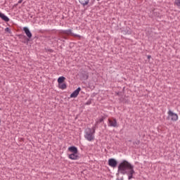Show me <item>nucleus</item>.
<instances>
[{
    "label": "nucleus",
    "instance_id": "14",
    "mask_svg": "<svg viewBox=\"0 0 180 180\" xmlns=\"http://www.w3.org/2000/svg\"><path fill=\"white\" fill-rule=\"evenodd\" d=\"M64 81H65V77H60L58 79V84H63V82H64Z\"/></svg>",
    "mask_w": 180,
    "mask_h": 180
},
{
    "label": "nucleus",
    "instance_id": "1",
    "mask_svg": "<svg viewBox=\"0 0 180 180\" xmlns=\"http://www.w3.org/2000/svg\"><path fill=\"white\" fill-rule=\"evenodd\" d=\"M118 171L122 175H127L128 179H133V174L134 172V166L131 165L130 162L127 160H123L118 166Z\"/></svg>",
    "mask_w": 180,
    "mask_h": 180
},
{
    "label": "nucleus",
    "instance_id": "24",
    "mask_svg": "<svg viewBox=\"0 0 180 180\" xmlns=\"http://www.w3.org/2000/svg\"><path fill=\"white\" fill-rule=\"evenodd\" d=\"M59 40H60L61 41H65L64 40H62L61 39H59Z\"/></svg>",
    "mask_w": 180,
    "mask_h": 180
},
{
    "label": "nucleus",
    "instance_id": "6",
    "mask_svg": "<svg viewBox=\"0 0 180 180\" xmlns=\"http://www.w3.org/2000/svg\"><path fill=\"white\" fill-rule=\"evenodd\" d=\"M108 165L112 168H116L117 167V161L114 158H110L108 160Z\"/></svg>",
    "mask_w": 180,
    "mask_h": 180
},
{
    "label": "nucleus",
    "instance_id": "19",
    "mask_svg": "<svg viewBox=\"0 0 180 180\" xmlns=\"http://www.w3.org/2000/svg\"><path fill=\"white\" fill-rule=\"evenodd\" d=\"M5 32H7L8 33H9L11 34V33H12V31L10 30L9 27H6L5 29Z\"/></svg>",
    "mask_w": 180,
    "mask_h": 180
},
{
    "label": "nucleus",
    "instance_id": "9",
    "mask_svg": "<svg viewBox=\"0 0 180 180\" xmlns=\"http://www.w3.org/2000/svg\"><path fill=\"white\" fill-rule=\"evenodd\" d=\"M68 158L74 160H79V155H78V153H72L68 155Z\"/></svg>",
    "mask_w": 180,
    "mask_h": 180
},
{
    "label": "nucleus",
    "instance_id": "20",
    "mask_svg": "<svg viewBox=\"0 0 180 180\" xmlns=\"http://www.w3.org/2000/svg\"><path fill=\"white\" fill-rule=\"evenodd\" d=\"M91 103H92V101L89 100L86 103H85V105H91Z\"/></svg>",
    "mask_w": 180,
    "mask_h": 180
},
{
    "label": "nucleus",
    "instance_id": "7",
    "mask_svg": "<svg viewBox=\"0 0 180 180\" xmlns=\"http://www.w3.org/2000/svg\"><path fill=\"white\" fill-rule=\"evenodd\" d=\"M23 31L25 32V33L27 37H28V39H32V32H30V30H29L28 27H24Z\"/></svg>",
    "mask_w": 180,
    "mask_h": 180
},
{
    "label": "nucleus",
    "instance_id": "11",
    "mask_svg": "<svg viewBox=\"0 0 180 180\" xmlns=\"http://www.w3.org/2000/svg\"><path fill=\"white\" fill-rule=\"evenodd\" d=\"M0 18L2 20H4V22H9V18L2 13H0Z\"/></svg>",
    "mask_w": 180,
    "mask_h": 180
},
{
    "label": "nucleus",
    "instance_id": "17",
    "mask_svg": "<svg viewBox=\"0 0 180 180\" xmlns=\"http://www.w3.org/2000/svg\"><path fill=\"white\" fill-rule=\"evenodd\" d=\"M103 120H105V117H103L98 121H96V124H98V123H102V122H103Z\"/></svg>",
    "mask_w": 180,
    "mask_h": 180
},
{
    "label": "nucleus",
    "instance_id": "12",
    "mask_svg": "<svg viewBox=\"0 0 180 180\" xmlns=\"http://www.w3.org/2000/svg\"><path fill=\"white\" fill-rule=\"evenodd\" d=\"M80 4L85 6L89 4V0H79Z\"/></svg>",
    "mask_w": 180,
    "mask_h": 180
},
{
    "label": "nucleus",
    "instance_id": "21",
    "mask_svg": "<svg viewBox=\"0 0 180 180\" xmlns=\"http://www.w3.org/2000/svg\"><path fill=\"white\" fill-rule=\"evenodd\" d=\"M22 2H23V0H19L18 1V4H22Z\"/></svg>",
    "mask_w": 180,
    "mask_h": 180
},
{
    "label": "nucleus",
    "instance_id": "26",
    "mask_svg": "<svg viewBox=\"0 0 180 180\" xmlns=\"http://www.w3.org/2000/svg\"><path fill=\"white\" fill-rule=\"evenodd\" d=\"M0 110H1V109L0 108Z\"/></svg>",
    "mask_w": 180,
    "mask_h": 180
},
{
    "label": "nucleus",
    "instance_id": "5",
    "mask_svg": "<svg viewBox=\"0 0 180 180\" xmlns=\"http://www.w3.org/2000/svg\"><path fill=\"white\" fill-rule=\"evenodd\" d=\"M168 116L167 117V120H172V122H176L178 120V114L174 113V112L171 111V110H169L167 112Z\"/></svg>",
    "mask_w": 180,
    "mask_h": 180
},
{
    "label": "nucleus",
    "instance_id": "23",
    "mask_svg": "<svg viewBox=\"0 0 180 180\" xmlns=\"http://www.w3.org/2000/svg\"><path fill=\"white\" fill-rule=\"evenodd\" d=\"M148 58L150 60V58H151V56H148Z\"/></svg>",
    "mask_w": 180,
    "mask_h": 180
},
{
    "label": "nucleus",
    "instance_id": "8",
    "mask_svg": "<svg viewBox=\"0 0 180 180\" xmlns=\"http://www.w3.org/2000/svg\"><path fill=\"white\" fill-rule=\"evenodd\" d=\"M81 92V87H78L71 95L70 98H77Z\"/></svg>",
    "mask_w": 180,
    "mask_h": 180
},
{
    "label": "nucleus",
    "instance_id": "4",
    "mask_svg": "<svg viewBox=\"0 0 180 180\" xmlns=\"http://www.w3.org/2000/svg\"><path fill=\"white\" fill-rule=\"evenodd\" d=\"M108 127H119V124L116 118L110 117L108 119Z\"/></svg>",
    "mask_w": 180,
    "mask_h": 180
},
{
    "label": "nucleus",
    "instance_id": "22",
    "mask_svg": "<svg viewBox=\"0 0 180 180\" xmlns=\"http://www.w3.org/2000/svg\"><path fill=\"white\" fill-rule=\"evenodd\" d=\"M48 51H49V53H53V49H49Z\"/></svg>",
    "mask_w": 180,
    "mask_h": 180
},
{
    "label": "nucleus",
    "instance_id": "15",
    "mask_svg": "<svg viewBox=\"0 0 180 180\" xmlns=\"http://www.w3.org/2000/svg\"><path fill=\"white\" fill-rule=\"evenodd\" d=\"M82 75H83V79H88V73H86V72H84V73H82Z\"/></svg>",
    "mask_w": 180,
    "mask_h": 180
},
{
    "label": "nucleus",
    "instance_id": "2",
    "mask_svg": "<svg viewBox=\"0 0 180 180\" xmlns=\"http://www.w3.org/2000/svg\"><path fill=\"white\" fill-rule=\"evenodd\" d=\"M66 34V36H65ZM72 35L73 36V37H79V39H81V36L77 34H74L72 33V30H60L59 31V35L60 37H61V39H64L65 40H67V39H68V37H67V36H70Z\"/></svg>",
    "mask_w": 180,
    "mask_h": 180
},
{
    "label": "nucleus",
    "instance_id": "25",
    "mask_svg": "<svg viewBox=\"0 0 180 180\" xmlns=\"http://www.w3.org/2000/svg\"><path fill=\"white\" fill-rule=\"evenodd\" d=\"M97 1H101V0H97Z\"/></svg>",
    "mask_w": 180,
    "mask_h": 180
},
{
    "label": "nucleus",
    "instance_id": "3",
    "mask_svg": "<svg viewBox=\"0 0 180 180\" xmlns=\"http://www.w3.org/2000/svg\"><path fill=\"white\" fill-rule=\"evenodd\" d=\"M84 138L87 141H94V140H95V133L92 132V129L91 128L86 130Z\"/></svg>",
    "mask_w": 180,
    "mask_h": 180
},
{
    "label": "nucleus",
    "instance_id": "10",
    "mask_svg": "<svg viewBox=\"0 0 180 180\" xmlns=\"http://www.w3.org/2000/svg\"><path fill=\"white\" fill-rule=\"evenodd\" d=\"M68 151L73 154H78V148L75 146H70L68 148Z\"/></svg>",
    "mask_w": 180,
    "mask_h": 180
},
{
    "label": "nucleus",
    "instance_id": "18",
    "mask_svg": "<svg viewBox=\"0 0 180 180\" xmlns=\"http://www.w3.org/2000/svg\"><path fill=\"white\" fill-rule=\"evenodd\" d=\"M96 126H98V124H96L94 127H93L91 129L92 130V132L95 134L96 130Z\"/></svg>",
    "mask_w": 180,
    "mask_h": 180
},
{
    "label": "nucleus",
    "instance_id": "16",
    "mask_svg": "<svg viewBox=\"0 0 180 180\" xmlns=\"http://www.w3.org/2000/svg\"><path fill=\"white\" fill-rule=\"evenodd\" d=\"M174 4L175 5H176L178 6V8H179L180 9V0H175L174 1Z\"/></svg>",
    "mask_w": 180,
    "mask_h": 180
},
{
    "label": "nucleus",
    "instance_id": "13",
    "mask_svg": "<svg viewBox=\"0 0 180 180\" xmlns=\"http://www.w3.org/2000/svg\"><path fill=\"white\" fill-rule=\"evenodd\" d=\"M60 89H65L67 88V84L65 83H58Z\"/></svg>",
    "mask_w": 180,
    "mask_h": 180
}]
</instances>
